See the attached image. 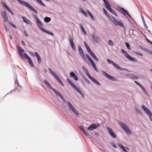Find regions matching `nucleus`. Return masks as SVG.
I'll use <instances>...</instances> for the list:
<instances>
[{
    "mask_svg": "<svg viewBox=\"0 0 152 152\" xmlns=\"http://www.w3.org/2000/svg\"><path fill=\"white\" fill-rule=\"evenodd\" d=\"M103 11L105 15L110 19L111 21L116 26L118 25L121 27H123L124 25L123 23L121 20L118 21L115 18L113 17L112 18L108 14L106 10L104 9H103Z\"/></svg>",
    "mask_w": 152,
    "mask_h": 152,
    "instance_id": "f257e3e1",
    "label": "nucleus"
},
{
    "mask_svg": "<svg viewBox=\"0 0 152 152\" xmlns=\"http://www.w3.org/2000/svg\"><path fill=\"white\" fill-rule=\"evenodd\" d=\"M35 17L36 22L40 29L44 32L53 36V34L51 32L48 30H46L45 28L42 27L43 25L38 18L36 16H35Z\"/></svg>",
    "mask_w": 152,
    "mask_h": 152,
    "instance_id": "f03ea898",
    "label": "nucleus"
},
{
    "mask_svg": "<svg viewBox=\"0 0 152 152\" xmlns=\"http://www.w3.org/2000/svg\"><path fill=\"white\" fill-rule=\"evenodd\" d=\"M17 0L22 5H24L26 7L28 8L29 9L31 10L32 11L34 12V13H37V10L28 3L25 1H22L21 0Z\"/></svg>",
    "mask_w": 152,
    "mask_h": 152,
    "instance_id": "7ed1b4c3",
    "label": "nucleus"
},
{
    "mask_svg": "<svg viewBox=\"0 0 152 152\" xmlns=\"http://www.w3.org/2000/svg\"><path fill=\"white\" fill-rule=\"evenodd\" d=\"M83 68L84 70L86 75L93 82L96 84L98 85H100V83L92 77L89 74L87 69H86L84 66L83 67Z\"/></svg>",
    "mask_w": 152,
    "mask_h": 152,
    "instance_id": "20e7f679",
    "label": "nucleus"
},
{
    "mask_svg": "<svg viewBox=\"0 0 152 152\" xmlns=\"http://www.w3.org/2000/svg\"><path fill=\"white\" fill-rule=\"evenodd\" d=\"M83 68L84 70L86 75L93 82L96 84L98 85H100V83L92 77L89 74L87 69H86L84 66L83 67Z\"/></svg>",
    "mask_w": 152,
    "mask_h": 152,
    "instance_id": "39448f33",
    "label": "nucleus"
},
{
    "mask_svg": "<svg viewBox=\"0 0 152 152\" xmlns=\"http://www.w3.org/2000/svg\"><path fill=\"white\" fill-rule=\"evenodd\" d=\"M84 44L85 46L86 47V49H87L88 51L89 52L90 55L96 61H98L99 60L98 58H97L95 54L93 53V52L90 49L88 45L86 42H84Z\"/></svg>",
    "mask_w": 152,
    "mask_h": 152,
    "instance_id": "423d86ee",
    "label": "nucleus"
},
{
    "mask_svg": "<svg viewBox=\"0 0 152 152\" xmlns=\"http://www.w3.org/2000/svg\"><path fill=\"white\" fill-rule=\"evenodd\" d=\"M67 80L69 83L71 85V86L77 92H78L83 98H84V95L80 90L78 89L75 86L72 82V81L69 79H67Z\"/></svg>",
    "mask_w": 152,
    "mask_h": 152,
    "instance_id": "0eeeda50",
    "label": "nucleus"
},
{
    "mask_svg": "<svg viewBox=\"0 0 152 152\" xmlns=\"http://www.w3.org/2000/svg\"><path fill=\"white\" fill-rule=\"evenodd\" d=\"M121 52L124 55L125 57L130 61H136V60L134 58L132 57L129 56L127 52L124 50L122 49Z\"/></svg>",
    "mask_w": 152,
    "mask_h": 152,
    "instance_id": "6e6552de",
    "label": "nucleus"
},
{
    "mask_svg": "<svg viewBox=\"0 0 152 152\" xmlns=\"http://www.w3.org/2000/svg\"><path fill=\"white\" fill-rule=\"evenodd\" d=\"M119 124L122 129L127 134H131V132L129 129L127 127L126 124L121 122H119Z\"/></svg>",
    "mask_w": 152,
    "mask_h": 152,
    "instance_id": "1a4fd4ad",
    "label": "nucleus"
},
{
    "mask_svg": "<svg viewBox=\"0 0 152 152\" xmlns=\"http://www.w3.org/2000/svg\"><path fill=\"white\" fill-rule=\"evenodd\" d=\"M142 108L149 116L151 120L152 121V113L150 110L144 105L142 106Z\"/></svg>",
    "mask_w": 152,
    "mask_h": 152,
    "instance_id": "9d476101",
    "label": "nucleus"
},
{
    "mask_svg": "<svg viewBox=\"0 0 152 152\" xmlns=\"http://www.w3.org/2000/svg\"><path fill=\"white\" fill-rule=\"evenodd\" d=\"M67 103L69 109L76 115L78 116L79 115L78 113L73 105L69 102H67Z\"/></svg>",
    "mask_w": 152,
    "mask_h": 152,
    "instance_id": "9b49d317",
    "label": "nucleus"
},
{
    "mask_svg": "<svg viewBox=\"0 0 152 152\" xmlns=\"http://www.w3.org/2000/svg\"><path fill=\"white\" fill-rule=\"evenodd\" d=\"M49 70L51 73L52 75L63 86H64V85L61 81L60 80L58 77L57 75L51 70L50 68H49Z\"/></svg>",
    "mask_w": 152,
    "mask_h": 152,
    "instance_id": "f8f14e48",
    "label": "nucleus"
},
{
    "mask_svg": "<svg viewBox=\"0 0 152 152\" xmlns=\"http://www.w3.org/2000/svg\"><path fill=\"white\" fill-rule=\"evenodd\" d=\"M18 51L19 55L21 58L22 59H25V56L24 55V54L25 53L23 54V53L24 52V50L19 47H18Z\"/></svg>",
    "mask_w": 152,
    "mask_h": 152,
    "instance_id": "ddd939ff",
    "label": "nucleus"
},
{
    "mask_svg": "<svg viewBox=\"0 0 152 152\" xmlns=\"http://www.w3.org/2000/svg\"><path fill=\"white\" fill-rule=\"evenodd\" d=\"M99 126V124H92L87 128V129L89 131L92 130L94 129H96Z\"/></svg>",
    "mask_w": 152,
    "mask_h": 152,
    "instance_id": "4468645a",
    "label": "nucleus"
},
{
    "mask_svg": "<svg viewBox=\"0 0 152 152\" xmlns=\"http://www.w3.org/2000/svg\"><path fill=\"white\" fill-rule=\"evenodd\" d=\"M87 58L90 62L92 66L94 68L95 70L97 72L98 70L96 68V65L91 58L89 56H88Z\"/></svg>",
    "mask_w": 152,
    "mask_h": 152,
    "instance_id": "2eb2a0df",
    "label": "nucleus"
},
{
    "mask_svg": "<svg viewBox=\"0 0 152 152\" xmlns=\"http://www.w3.org/2000/svg\"><path fill=\"white\" fill-rule=\"evenodd\" d=\"M87 58L90 62L92 66L94 68L95 70L97 72L98 70L96 68V65L91 58L89 56H88Z\"/></svg>",
    "mask_w": 152,
    "mask_h": 152,
    "instance_id": "dca6fc26",
    "label": "nucleus"
},
{
    "mask_svg": "<svg viewBox=\"0 0 152 152\" xmlns=\"http://www.w3.org/2000/svg\"><path fill=\"white\" fill-rule=\"evenodd\" d=\"M24 55L25 56V59L27 58V59L30 66L31 67H33L34 64L31 61V58L28 56L26 53H24Z\"/></svg>",
    "mask_w": 152,
    "mask_h": 152,
    "instance_id": "f3484780",
    "label": "nucleus"
},
{
    "mask_svg": "<svg viewBox=\"0 0 152 152\" xmlns=\"http://www.w3.org/2000/svg\"><path fill=\"white\" fill-rule=\"evenodd\" d=\"M107 129L108 130V132L111 136L113 138L116 137V135L115 133L113 132L112 129L108 126H107Z\"/></svg>",
    "mask_w": 152,
    "mask_h": 152,
    "instance_id": "a211bd4d",
    "label": "nucleus"
},
{
    "mask_svg": "<svg viewBox=\"0 0 152 152\" xmlns=\"http://www.w3.org/2000/svg\"><path fill=\"white\" fill-rule=\"evenodd\" d=\"M69 42L71 45L72 48L74 50H76L75 47L73 42V38L71 37H69Z\"/></svg>",
    "mask_w": 152,
    "mask_h": 152,
    "instance_id": "6ab92c4d",
    "label": "nucleus"
},
{
    "mask_svg": "<svg viewBox=\"0 0 152 152\" xmlns=\"http://www.w3.org/2000/svg\"><path fill=\"white\" fill-rule=\"evenodd\" d=\"M2 17L3 18L4 21L5 22H7L8 20V18L5 11L3 12H1Z\"/></svg>",
    "mask_w": 152,
    "mask_h": 152,
    "instance_id": "aec40b11",
    "label": "nucleus"
},
{
    "mask_svg": "<svg viewBox=\"0 0 152 152\" xmlns=\"http://www.w3.org/2000/svg\"><path fill=\"white\" fill-rule=\"evenodd\" d=\"M102 74L106 77L109 79L110 80H114L115 79L114 78L111 76L109 75L108 74H107L104 71H103L102 72Z\"/></svg>",
    "mask_w": 152,
    "mask_h": 152,
    "instance_id": "412c9836",
    "label": "nucleus"
},
{
    "mask_svg": "<svg viewBox=\"0 0 152 152\" xmlns=\"http://www.w3.org/2000/svg\"><path fill=\"white\" fill-rule=\"evenodd\" d=\"M78 51L80 53V55L81 56L82 58L83 59V60H86V58L85 57V55L84 54L83 51V50H82V49L80 47H79L78 48Z\"/></svg>",
    "mask_w": 152,
    "mask_h": 152,
    "instance_id": "4be33fe9",
    "label": "nucleus"
},
{
    "mask_svg": "<svg viewBox=\"0 0 152 152\" xmlns=\"http://www.w3.org/2000/svg\"><path fill=\"white\" fill-rule=\"evenodd\" d=\"M70 77H72L76 81H77L78 80L77 77L73 72H71L70 73Z\"/></svg>",
    "mask_w": 152,
    "mask_h": 152,
    "instance_id": "5701e85b",
    "label": "nucleus"
},
{
    "mask_svg": "<svg viewBox=\"0 0 152 152\" xmlns=\"http://www.w3.org/2000/svg\"><path fill=\"white\" fill-rule=\"evenodd\" d=\"M105 4L104 5L105 8L108 10L110 8L109 4L108 2L107 1L105 0L104 1Z\"/></svg>",
    "mask_w": 152,
    "mask_h": 152,
    "instance_id": "b1692460",
    "label": "nucleus"
},
{
    "mask_svg": "<svg viewBox=\"0 0 152 152\" xmlns=\"http://www.w3.org/2000/svg\"><path fill=\"white\" fill-rule=\"evenodd\" d=\"M52 90L57 95L59 96L62 99L64 100L62 95L57 91L54 88H52Z\"/></svg>",
    "mask_w": 152,
    "mask_h": 152,
    "instance_id": "393cba45",
    "label": "nucleus"
},
{
    "mask_svg": "<svg viewBox=\"0 0 152 152\" xmlns=\"http://www.w3.org/2000/svg\"><path fill=\"white\" fill-rule=\"evenodd\" d=\"M134 82L136 84L138 85L142 89V90L144 92H146L145 88L140 83H139L136 81H135Z\"/></svg>",
    "mask_w": 152,
    "mask_h": 152,
    "instance_id": "a878e982",
    "label": "nucleus"
},
{
    "mask_svg": "<svg viewBox=\"0 0 152 152\" xmlns=\"http://www.w3.org/2000/svg\"><path fill=\"white\" fill-rule=\"evenodd\" d=\"M121 9L124 12H122V13L124 14V15H126V13L127 14V15L129 16L130 18H131L130 15H129V14L128 12L126 10H125L123 8H121Z\"/></svg>",
    "mask_w": 152,
    "mask_h": 152,
    "instance_id": "bb28decb",
    "label": "nucleus"
},
{
    "mask_svg": "<svg viewBox=\"0 0 152 152\" xmlns=\"http://www.w3.org/2000/svg\"><path fill=\"white\" fill-rule=\"evenodd\" d=\"M35 55L37 57L38 62H40L41 61V59L38 53L37 52H35Z\"/></svg>",
    "mask_w": 152,
    "mask_h": 152,
    "instance_id": "cd10ccee",
    "label": "nucleus"
},
{
    "mask_svg": "<svg viewBox=\"0 0 152 152\" xmlns=\"http://www.w3.org/2000/svg\"><path fill=\"white\" fill-rule=\"evenodd\" d=\"M22 19L23 21L26 23L27 24H29L30 23V21L29 20H28L25 17H23Z\"/></svg>",
    "mask_w": 152,
    "mask_h": 152,
    "instance_id": "c85d7f7f",
    "label": "nucleus"
},
{
    "mask_svg": "<svg viewBox=\"0 0 152 152\" xmlns=\"http://www.w3.org/2000/svg\"><path fill=\"white\" fill-rule=\"evenodd\" d=\"M80 27L81 29V31H82V33L83 34L85 35H86V34H87L86 33V31H85V30L84 29L82 25L81 24H80Z\"/></svg>",
    "mask_w": 152,
    "mask_h": 152,
    "instance_id": "c756f323",
    "label": "nucleus"
},
{
    "mask_svg": "<svg viewBox=\"0 0 152 152\" xmlns=\"http://www.w3.org/2000/svg\"><path fill=\"white\" fill-rule=\"evenodd\" d=\"M114 66L116 69L122 70H123V69L121 68L120 67L118 64L115 63H113V65Z\"/></svg>",
    "mask_w": 152,
    "mask_h": 152,
    "instance_id": "7c9ffc66",
    "label": "nucleus"
},
{
    "mask_svg": "<svg viewBox=\"0 0 152 152\" xmlns=\"http://www.w3.org/2000/svg\"><path fill=\"white\" fill-rule=\"evenodd\" d=\"M39 4H40L41 5L43 6H45V4L43 3V2H42L41 0H35ZM47 1H49V0H45Z\"/></svg>",
    "mask_w": 152,
    "mask_h": 152,
    "instance_id": "2f4dec72",
    "label": "nucleus"
},
{
    "mask_svg": "<svg viewBox=\"0 0 152 152\" xmlns=\"http://www.w3.org/2000/svg\"><path fill=\"white\" fill-rule=\"evenodd\" d=\"M110 12L117 17H118L117 14L115 12V11L111 8L109 9L108 10Z\"/></svg>",
    "mask_w": 152,
    "mask_h": 152,
    "instance_id": "473e14b6",
    "label": "nucleus"
},
{
    "mask_svg": "<svg viewBox=\"0 0 152 152\" xmlns=\"http://www.w3.org/2000/svg\"><path fill=\"white\" fill-rule=\"evenodd\" d=\"M118 145L120 148H122L124 152H127V151L125 149L124 147L120 143H118Z\"/></svg>",
    "mask_w": 152,
    "mask_h": 152,
    "instance_id": "72a5a7b5",
    "label": "nucleus"
},
{
    "mask_svg": "<svg viewBox=\"0 0 152 152\" xmlns=\"http://www.w3.org/2000/svg\"><path fill=\"white\" fill-rule=\"evenodd\" d=\"M80 12L82 13L85 17H87V14L86 12L82 9H80Z\"/></svg>",
    "mask_w": 152,
    "mask_h": 152,
    "instance_id": "f704fd0d",
    "label": "nucleus"
},
{
    "mask_svg": "<svg viewBox=\"0 0 152 152\" xmlns=\"http://www.w3.org/2000/svg\"><path fill=\"white\" fill-rule=\"evenodd\" d=\"M88 13L89 14L92 19L93 20H95V18H94V17L91 14V12H90L89 11H87Z\"/></svg>",
    "mask_w": 152,
    "mask_h": 152,
    "instance_id": "c9c22d12",
    "label": "nucleus"
},
{
    "mask_svg": "<svg viewBox=\"0 0 152 152\" xmlns=\"http://www.w3.org/2000/svg\"><path fill=\"white\" fill-rule=\"evenodd\" d=\"M44 21L46 23H48L51 20V18H50L46 17L44 19Z\"/></svg>",
    "mask_w": 152,
    "mask_h": 152,
    "instance_id": "e433bc0d",
    "label": "nucleus"
},
{
    "mask_svg": "<svg viewBox=\"0 0 152 152\" xmlns=\"http://www.w3.org/2000/svg\"><path fill=\"white\" fill-rule=\"evenodd\" d=\"M82 131L86 136H88L89 134L86 131V130L84 129Z\"/></svg>",
    "mask_w": 152,
    "mask_h": 152,
    "instance_id": "4c0bfd02",
    "label": "nucleus"
},
{
    "mask_svg": "<svg viewBox=\"0 0 152 152\" xmlns=\"http://www.w3.org/2000/svg\"><path fill=\"white\" fill-rule=\"evenodd\" d=\"M82 131L86 136H88L89 134L86 131V130L84 129Z\"/></svg>",
    "mask_w": 152,
    "mask_h": 152,
    "instance_id": "58836bf2",
    "label": "nucleus"
},
{
    "mask_svg": "<svg viewBox=\"0 0 152 152\" xmlns=\"http://www.w3.org/2000/svg\"><path fill=\"white\" fill-rule=\"evenodd\" d=\"M82 131L86 136H88L89 134L86 131V130L84 129Z\"/></svg>",
    "mask_w": 152,
    "mask_h": 152,
    "instance_id": "ea45409f",
    "label": "nucleus"
},
{
    "mask_svg": "<svg viewBox=\"0 0 152 152\" xmlns=\"http://www.w3.org/2000/svg\"><path fill=\"white\" fill-rule=\"evenodd\" d=\"M82 131L86 136H88L89 134L86 131V130L84 129Z\"/></svg>",
    "mask_w": 152,
    "mask_h": 152,
    "instance_id": "a19ab883",
    "label": "nucleus"
},
{
    "mask_svg": "<svg viewBox=\"0 0 152 152\" xmlns=\"http://www.w3.org/2000/svg\"><path fill=\"white\" fill-rule=\"evenodd\" d=\"M108 45H110L113 46V43L112 41L111 40H109L108 42Z\"/></svg>",
    "mask_w": 152,
    "mask_h": 152,
    "instance_id": "79ce46f5",
    "label": "nucleus"
},
{
    "mask_svg": "<svg viewBox=\"0 0 152 152\" xmlns=\"http://www.w3.org/2000/svg\"><path fill=\"white\" fill-rule=\"evenodd\" d=\"M44 82L45 83L46 85V86H47V87H48L50 88H51L50 86V85L49 84L48 82H47L46 81H45V80H44Z\"/></svg>",
    "mask_w": 152,
    "mask_h": 152,
    "instance_id": "37998d69",
    "label": "nucleus"
},
{
    "mask_svg": "<svg viewBox=\"0 0 152 152\" xmlns=\"http://www.w3.org/2000/svg\"><path fill=\"white\" fill-rule=\"evenodd\" d=\"M93 40L96 42H97L99 40V39L98 37H93Z\"/></svg>",
    "mask_w": 152,
    "mask_h": 152,
    "instance_id": "c03bdc74",
    "label": "nucleus"
},
{
    "mask_svg": "<svg viewBox=\"0 0 152 152\" xmlns=\"http://www.w3.org/2000/svg\"><path fill=\"white\" fill-rule=\"evenodd\" d=\"M107 61L108 62L109 64H113V63H114L111 60H110L109 59H107Z\"/></svg>",
    "mask_w": 152,
    "mask_h": 152,
    "instance_id": "a18cd8bd",
    "label": "nucleus"
},
{
    "mask_svg": "<svg viewBox=\"0 0 152 152\" xmlns=\"http://www.w3.org/2000/svg\"><path fill=\"white\" fill-rule=\"evenodd\" d=\"M126 47L129 50L131 49V48H130V47L129 46V44L128 43H126Z\"/></svg>",
    "mask_w": 152,
    "mask_h": 152,
    "instance_id": "49530a36",
    "label": "nucleus"
},
{
    "mask_svg": "<svg viewBox=\"0 0 152 152\" xmlns=\"http://www.w3.org/2000/svg\"><path fill=\"white\" fill-rule=\"evenodd\" d=\"M3 5L4 7L6 9H7L9 7L6 5V4L4 3H3Z\"/></svg>",
    "mask_w": 152,
    "mask_h": 152,
    "instance_id": "de8ad7c7",
    "label": "nucleus"
},
{
    "mask_svg": "<svg viewBox=\"0 0 152 152\" xmlns=\"http://www.w3.org/2000/svg\"><path fill=\"white\" fill-rule=\"evenodd\" d=\"M131 77L132 78L134 79H137L138 78L137 77L134 75H132Z\"/></svg>",
    "mask_w": 152,
    "mask_h": 152,
    "instance_id": "09e8293b",
    "label": "nucleus"
},
{
    "mask_svg": "<svg viewBox=\"0 0 152 152\" xmlns=\"http://www.w3.org/2000/svg\"><path fill=\"white\" fill-rule=\"evenodd\" d=\"M136 53V54H137L138 55H139L140 56H142L143 55L142 53H141L140 52H137Z\"/></svg>",
    "mask_w": 152,
    "mask_h": 152,
    "instance_id": "8fccbe9b",
    "label": "nucleus"
},
{
    "mask_svg": "<svg viewBox=\"0 0 152 152\" xmlns=\"http://www.w3.org/2000/svg\"><path fill=\"white\" fill-rule=\"evenodd\" d=\"M23 33L25 35V36L26 37H27L28 36V35L27 33V32H26V31H24Z\"/></svg>",
    "mask_w": 152,
    "mask_h": 152,
    "instance_id": "3c124183",
    "label": "nucleus"
},
{
    "mask_svg": "<svg viewBox=\"0 0 152 152\" xmlns=\"http://www.w3.org/2000/svg\"><path fill=\"white\" fill-rule=\"evenodd\" d=\"M10 24L12 26H13L14 28H16V26L12 23H10Z\"/></svg>",
    "mask_w": 152,
    "mask_h": 152,
    "instance_id": "603ef678",
    "label": "nucleus"
},
{
    "mask_svg": "<svg viewBox=\"0 0 152 152\" xmlns=\"http://www.w3.org/2000/svg\"><path fill=\"white\" fill-rule=\"evenodd\" d=\"M79 128L80 130H81L82 131H83V130L84 129L83 127L81 126H80Z\"/></svg>",
    "mask_w": 152,
    "mask_h": 152,
    "instance_id": "864d4df0",
    "label": "nucleus"
},
{
    "mask_svg": "<svg viewBox=\"0 0 152 152\" xmlns=\"http://www.w3.org/2000/svg\"><path fill=\"white\" fill-rule=\"evenodd\" d=\"M7 10H8V11H9L10 13L12 12V11L9 7Z\"/></svg>",
    "mask_w": 152,
    "mask_h": 152,
    "instance_id": "5fc2aeb1",
    "label": "nucleus"
},
{
    "mask_svg": "<svg viewBox=\"0 0 152 152\" xmlns=\"http://www.w3.org/2000/svg\"><path fill=\"white\" fill-rule=\"evenodd\" d=\"M135 111L137 113L139 112L140 111L139 110H138L136 108H135Z\"/></svg>",
    "mask_w": 152,
    "mask_h": 152,
    "instance_id": "6e6d98bb",
    "label": "nucleus"
},
{
    "mask_svg": "<svg viewBox=\"0 0 152 152\" xmlns=\"http://www.w3.org/2000/svg\"><path fill=\"white\" fill-rule=\"evenodd\" d=\"M112 145L115 148H116V146L115 145L114 143H113Z\"/></svg>",
    "mask_w": 152,
    "mask_h": 152,
    "instance_id": "4d7b16f0",
    "label": "nucleus"
},
{
    "mask_svg": "<svg viewBox=\"0 0 152 152\" xmlns=\"http://www.w3.org/2000/svg\"><path fill=\"white\" fill-rule=\"evenodd\" d=\"M21 43H22V45H23L24 46H25V45H26L24 41H22Z\"/></svg>",
    "mask_w": 152,
    "mask_h": 152,
    "instance_id": "13d9d810",
    "label": "nucleus"
},
{
    "mask_svg": "<svg viewBox=\"0 0 152 152\" xmlns=\"http://www.w3.org/2000/svg\"><path fill=\"white\" fill-rule=\"evenodd\" d=\"M16 83H17V85L19 86V87H21L20 85L19 84L18 82H17L16 81Z\"/></svg>",
    "mask_w": 152,
    "mask_h": 152,
    "instance_id": "bf43d9fd",
    "label": "nucleus"
},
{
    "mask_svg": "<svg viewBox=\"0 0 152 152\" xmlns=\"http://www.w3.org/2000/svg\"><path fill=\"white\" fill-rule=\"evenodd\" d=\"M148 53H149V54H151V55H152V52H151V51H149L148 52Z\"/></svg>",
    "mask_w": 152,
    "mask_h": 152,
    "instance_id": "052dcab7",
    "label": "nucleus"
},
{
    "mask_svg": "<svg viewBox=\"0 0 152 152\" xmlns=\"http://www.w3.org/2000/svg\"><path fill=\"white\" fill-rule=\"evenodd\" d=\"M86 56L87 58L89 56L87 54H86Z\"/></svg>",
    "mask_w": 152,
    "mask_h": 152,
    "instance_id": "680f3d73",
    "label": "nucleus"
},
{
    "mask_svg": "<svg viewBox=\"0 0 152 152\" xmlns=\"http://www.w3.org/2000/svg\"><path fill=\"white\" fill-rule=\"evenodd\" d=\"M151 91H152V85H151Z\"/></svg>",
    "mask_w": 152,
    "mask_h": 152,
    "instance_id": "e2e57ef3",
    "label": "nucleus"
},
{
    "mask_svg": "<svg viewBox=\"0 0 152 152\" xmlns=\"http://www.w3.org/2000/svg\"><path fill=\"white\" fill-rule=\"evenodd\" d=\"M11 14L12 15H13L14 14H13V12H12H12H11Z\"/></svg>",
    "mask_w": 152,
    "mask_h": 152,
    "instance_id": "0e129e2a",
    "label": "nucleus"
},
{
    "mask_svg": "<svg viewBox=\"0 0 152 152\" xmlns=\"http://www.w3.org/2000/svg\"><path fill=\"white\" fill-rule=\"evenodd\" d=\"M150 43L151 44H152V42H150Z\"/></svg>",
    "mask_w": 152,
    "mask_h": 152,
    "instance_id": "69168bd1",
    "label": "nucleus"
},
{
    "mask_svg": "<svg viewBox=\"0 0 152 152\" xmlns=\"http://www.w3.org/2000/svg\"><path fill=\"white\" fill-rule=\"evenodd\" d=\"M10 38L11 39H12V37L11 36H10Z\"/></svg>",
    "mask_w": 152,
    "mask_h": 152,
    "instance_id": "338daca9",
    "label": "nucleus"
},
{
    "mask_svg": "<svg viewBox=\"0 0 152 152\" xmlns=\"http://www.w3.org/2000/svg\"><path fill=\"white\" fill-rule=\"evenodd\" d=\"M151 71L152 72V69H151Z\"/></svg>",
    "mask_w": 152,
    "mask_h": 152,
    "instance_id": "774afa93",
    "label": "nucleus"
}]
</instances>
